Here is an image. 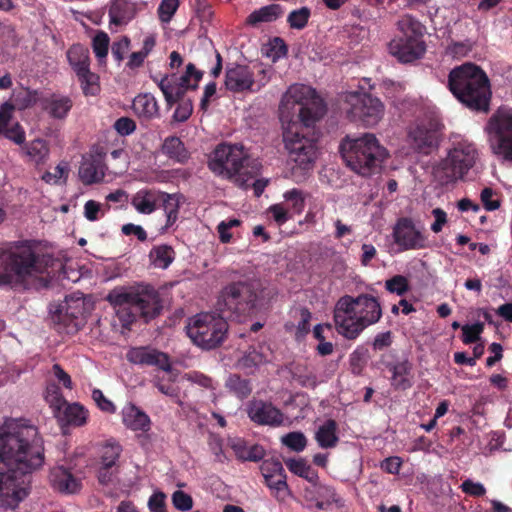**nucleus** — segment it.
I'll use <instances>...</instances> for the list:
<instances>
[{"instance_id": "49530a36", "label": "nucleus", "mask_w": 512, "mask_h": 512, "mask_svg": "<svg viewBox=\"0 0 512 512\" xmlns=\"http://www.w3.org/2000/svg\"><path fill=\"white\" fill-rule=\"evenodd\" d=\"M121 452L122 446L117 441L108 440L101 449V465H104L106 468L114 467Z\"/></svg>"}, {"instance_id": "0e129e2a", "label": "nucleus", "mask_w": 512, "mask_h": 512, "mask_svg": "<svg viewBox=\"0 0 512 512\" xmlns=\"http://www.w3.org/2000/svg\"><path fill=\"white\" fill-rule=\"evenodd\" d=\"M178 105L173 113V119L176 122H185L189 119L193 112V104L191 99L177 102Z\"/></svg>"}, {"instance_id": "ddd939ff", "label": "nucleus", "mask_w": 512, "mask_h": 512, "mask_svg": "<svg viewBox=\"0 0 512 512\" xmlns=\"http://www.w3.org/2000/svg\"><path fill=\"white\" fill-rule=\"evenodd\" d=\"M493 152L512 161V109L500 107L487 124Z\"/></svg>"}, {"instance_id": "a18cd8bd", "label": "nucleus", "mask_w": 512, "mask_h": 512, "mask_svg": "<svg viewBox=\"0 0 512 512\" xmlns=\"http://www.w3.org/2000/svg\"><path fill=\"white\" fill-rule=\"evenodd\" d=\"M159 207L161 206L167 215V223L172 224L176 221L179 211V196L160 191Z\"/></svg>"}, {"instance_id": "13d9d810", "label": "nucleus", "mask_w": 512, "mask_h": 512, "mask_svg": "<svg viewBox=\"0 0 512 512\" xmlns=\"http://www.w3.org/2000/svg\"><path fill=\"white\" fill-rule=\"evenodd\" d=\"M385 288L390 293L402 296L409 290V283L406 277L396 275L386 281Z\"/></svg>"}, {"instance_id": "37998d69", "label": "nucleus", "mask_w": 512, "mask_h": 512, "mask_svg": "<svg viewBox=\"0 0 512 512\" xmlns=\"http://www.w3.org/2000/svg\"><path fill=\"white\" fill-rule=\"evenodd\" d=\"M169 77L187 86L190 90H196L203 77V71L198 70L193 63H188L185 72L181 76L178 77L176 74H172Z\"/></svg>"}, {"instance_id": "f3484780", "label": "nucleus", "mask_w": 512, "mask_h": 512, "mask_svg": "<svg viewBox=\"0 0 512 512\" xmlns=\"http://www.w3.org/2000/svg\"><path fill=\"white\" fill-rule=\"evenodd\" d=\"M247 414L252 422L258 425L279 427L284 423V414L271 402L263 400L251 401L247 407Z\"/></svg>"}, {"instance_id": "680f3d73", "label": "nucleus", "mask_w": 512, "mask_h": 512, "mask_svg": "<svg viewBox=\"0 0 512 512\" xmlns=\"http://www.w3.org/2000/svg\"><path fill=\"white\" fill-rule=\"evenodd\" d=\"M2 135L17 145L24 144L26 139L25 130L19 122H15L9 128L5 129Z\"/></svg>"}, {"instance_id": "79ce46f5", "label": "nucleus", "mask_w": 512, "mask_h": 512, "mask_svg": "<svg viewBox=\"0 0 512 512\" xmlns=\"http://www.w3.org/2000/svg\"><path fill=\"white\" fill-rule=\"evenodd\" d=\"M156 45V38L154 35H148L143 40V46L140 51L133 52L129 60L127 62V67L129 69H136L143 65L145 59L148 57V55L151 53V51L154 49Z\"/></svg>"}, {"instance_id": "39448f33", "label": "nucleus", "mask_w": 512, "mask_h": 512, "mask_svg": "<svg viewBox=\"0 0 512 512\" xmlns=\"http://www.w3.org/2000/svg\"><path fill=\"white\" fill-rule=\"evenodd\" d=\"M382 317L378 299L369 294L357 297L344 295L338 299L333 311L337 332L347 340H355L369 326Z\"/></svg>"}, {"instance_id": "c9c22d12", "label": "nucleus", "mask_w": 512, "mask_h": 512, "mask_svg": "<svg viewBox=\"0 0 512 512\" xmlns=\"http://www.w3.org/2000/svg\"><path fill=\"white\" fill-rule=\"evenodd\" d=\"M67 59L76 75L90 69L89 50L81 44H74L68 49Z\"/></svg>"}, {"instance_id": "1a4fd4ad", "label": "nucleus", "mask_w": 512, "mask_h": 512, "mask_svg": "<svg viewBox=\"0 0 512 512\" xmlns=\"http://www.w3.org/2000/svg\"><path fill=\"white\" fill-rule=\"evenodd\" d=\"M259 299V289L251 281H238L226 285L215 304L216 312L227 319L255 313Z\"/></svg>"}, {"instance_id": "603ef678", "label": "nucleus", "mask_w": 512, "mask_h": 512, "mask_svg": "<svg viewBox=\"0 0 512 512\" xmlns=\"http://www.w3.org/2000/svg\"><path fill=\"white\" fill-rule=\"evenodd\" d=\"M367 362V349L357 347L349 357L351 373L358 376L362 373Z\"/></svg>"}, {"instance_id": "de8ad7c7", "label": "nucleus", "mask_w": 512, "mask_h": 512, "mask_svg": "<svg viewBox=\"0 0 512 512\" xmlns=\"http://www.w3.org/2000/svg\"><path fill=\"white\" fill-rule=\"evenodd\" d=\"M78 81L85 96H96L100 92L99 76L91 70L78 73Z\"/></svg>"}, {"instance_id": "72a5a7b5", "label": "nucleus", "mask_w": 512, "mask_h": 512, "mask_svg": "<svg viewBox=\"0 0 512 512\" xmlns=\"http://www.w3.org/2000/svg\"><path fill=\"white\" fill-rule=\"evenodd\" d=\"M176 252L167 244L155 245L149 251V262L155 268L167 269L175 260Z\"/></svg>"}, {"instance_id": "f704fd0d", "label": "nucleus", "mask_w": 512, "mask_h": 512, "mask_svg": "<svg viewBox=\"0 0 512 512\" xmlns=\"http://www.w3.org/2000/svg\"><path fill=\"white\" fill-rule=\"evenodd\" d=\"M231 448L237 459L241 461L258 462L265 456V450L261 445L247 446L246 442L242 439L233 441Z\"/></svg>"}, {"instance_id": "7c9ffc66", "label": "nucleus", "mask_w": 512, "mask_h": 512, "mask_svg": "<svg viewBox=\"0 0 512 512\" xmlns=\"http://www.w3.org/2000/svg\"><path fill=\"white\" fill-rule=\"evenodd\" d=\"M315 440L323 449L334 448L339 442L338 424L334 419L326 420L315 433Z\"/></svg>"}, {"instance_id": "4be33fe9", "label": "nucleus", "mask_w": 512, "mask_h": 512, "mask_svg": "<svg viewBox=\"0 0 512 512\" xmlns=\"http://www.w3.org/2000/svg\"><path fill=\"white\" fill-rule=\"evenodd\" d=\"M49 479L52 487L62 494H75L82 488L81 479L64 466L54 467L50 471Z\"/></svg>"}, {"instance_id": "a211bd4d", "label": "nucleus", "mask_w": 512, "mask_h": 512, "mask_svg": "<svg viewBox=\"0 0 512 512\" xmlns=\"http://www.w3.org/2000/svg\"><path fill=\"white\" fill-rule=\"evenodd\" d=\"M226 89L233 93L256 92L254 74L249 66L236 64L225 71Z\"/></svg>"}, {"instance_id": "09e8293b", "label": "nucleus", "mask_w": 512, "mask_h": 512, "mask_svg": "<svg viewBox=\"0 0 512 512\" xmlns=\"http://www.w3.org/2000/svg\"><path fill=\"white\" fill-rule=\"evenodd\" d=\"M311 17V9L307 6H302L298 9L292 10L287 16V24L291 29L303 30L308 25Z\"/></svg>"}, {"instance_id": "f8f14e48", "label": "nucleus", "mask_w": 512, "mask_h": 512, "mask_svg": "<svg viewBox=\"0 0 512 512\" xmlns=\"http://www.w3.org/2000/svg\"><path fill=\"white\" fill-rule=\"evenodd\" d=\"M342 110L351 122L373 127L383 118L385 106L379 98L367 92L351 91L343 96Z\"/></svg>"}, {"instance_id": "473e14b6", "label": "nucleus", "mask_w": 512, "mask_h": 512, "mask_svg": "<svg viewBox=\"0 0 512 512\" xmlns=\"http://www.w3.org/2000/svg\"><path fill=\"white\" fill-rule=\"evenodd\" d=\"M284 8L280 4H269L254 10L246 19V24L257 26L259 23L273 22L282 17Z\"/></svg>"}, {"instance_id": "a19ab883", "label": "nucleus", "mask_w": 512, "mask_h": 512, "mask_svg": "<svg viewBox=\"0 0 512 512\" xmlns=\"http://www.w3.org/2000/svg\"><path fill=\"white\" fill-rule=\"evenodd\" d=\"M12 100L15 109L25 110L38 102L39 93L37 90L21 87L13 91Z\"/></svg>"}, {"instance_id": "5701e85b", "label": "nucleus", "mask_w": 512, "mask_h": 512, "mask_svg": "<svg viewBox=\"0 0 512 512\" xmlns=\"http://www.w3.org/2000/svg\"><path fill=\"white\" fill-rule=\"evenodd\" d=\"M81 315L82 307L72 308L67 305L65 311L63 308H60L52 315V321L56 325L58 332L75 334L82 326Z\"/></svg>"}, {"instance_id": "c756f323", "label": "nucleus", "mask_w": 512, "mask_h": 512, "mask_svg": "<svg viewBox=\"0 0 512 512\" xmlns=\"http://www.w3.org/2000/svg\"><path fill=\"white\" fill-rule=\"evenodd\" d=\"M73 107V101L69 96L53 94L45 99L43 109L55 119H64Z\"/></svg>"}, {"instance_id": "58836bf2", "label": "nucleus", "mask_w": 512, "mask_h": 512, "mask_svg": "<svg viewBox=\"0 0 512 512\" xmlns=\"http://www.w3.org/2000/svg\"><path fill=\"white\" fill-rule=\"evenodd\" d=\"M225 387L240 400L246 399L252 393L251 381L238 374H230L225 381Z\"/></svg>"}, {"instance_id": "ea45409f", "label": "nucleus", "mask_w": 512, "mask_h": 512, "mask_svg": "<svg viewBox=\"0 0 512 512\" xmlns=\"http://www.w3.org/2000/svg\"><path fill=\"white\" fill-rule=\"evenodd\" d=\"M285 465L293 474L304 478L310 483H315L318 479L317 472L303 458H288L284 460Z\"/></svg>"}, {"instance_id": "4468645a", "label": "nucleus", "mask_w": 512, "mask_h": 512, "mask_svg": "<svg viewBox=\"0 0 512 512\" xmlns=\"http://www.w3.org/2000/svg\"><path fill=\"white\" fill-rule=\"evenodd\" d=\"M477 156L473 144L460 143L442 160L438 174L443 183L448 184L461 179L475 164Z\"/></svg>"}, {"instance_id": "6e6d98bb", "label": "nucleus", "mask_w": 512, "mask_h": 512, "mask_svg": "<svg viewBox=\"0 0 512 512\" xmlns=\"http://www.w3.org/2000/svg\"><path fill=\"white\" fill-rule=\"evenodd\" d=\"M110 39L105 32L97 33L92 40V47L95 56L101 60L106 58L109 50Z\"/></svg>"}, {"instance_id": "cd10ccee", "label": "nucleus", "mask_w": 512, "mask_h": 512, "mask_svg": "<svg viewBox=\"0 0 512 512\" xmlns=\"http://www.w3.org/2000/svg\"><path fill=\"white\" fill-rule=\"evenodd\" d=\"M157 85L163 93L168 107H172L178 101L186 100L185 94L189 90L187 86L173 80L168 75L160 79Z\"/></svg>"}, {"instance_id": "774afa93", "label": "nucleus", "mask_w": 512, "mask_h": 512, "mask_svg": "<svg viewBox=\"0 0 512 512\" xmlns=\"http://www.w3.org/2000/svg\"><path fill=\"white\" fill-rule=\"evenodd\" d=\"M130 39L127 36H123L121 39L113 42L111 47L112 56L116 61H122L125 54L130 47Z\"/></svg>"}, {"instance_id": "8fccbe9b", "label": "nucleus", "mask_w": 512, "mask_h": 512, "mask_svg": "<svg viewBox=\"0 0 512 512\" xmlns=\"http://www.w3.org/2000/svg\"><path fill=\"white\" fill-rule=\"evenodd\" d=\"M45 400L49 404L53 411V414H57L68 402L62 395L60 387L51 383L48 384L45 391Z\"/></svg>"}, {"instance_id": "4d7b16f0", "label": "nucleus", "mask_w": 512, "mask_h": 512, "mask_svg": "<svg viewBox=\"0 0 512 512\" xmlns=\"http://www.w3.org/2000/svg\"><path fill=\"white\" fill-rule=\"evenodd\" d=\"M484 330L482 322H476L472 325L462 326V341L464 344L476 343L480 339V335Z\"/></svg>"}, {"instance_id": "6e6552de", "label": "nucleus", "mask_w": 512, "mask_h": 512, "mask_svg": "<svg viewBox=\"0 0 512 512\" xmlns=\"http://www.w3.org/2000/svg\"><path fill=\"white\" fill-rule=\"evenodd\" d=\"M339 150L347 167L364 177L379 173L389 156L387 149L372 133L355 138L346 136Z\"/></svg>"}, {"instance_id": "9d476101", "label": "nucleus", "mask_w": 512, "mask_h": 512, "mask_svg": "<svg viewBox=\"0 0 512 512\" xmlns=\"http://www.w3.org/2000/svg\"><path fill=\"white\" fill-rule=\"evenodd\" d=\"M402 36L390 41L388 48L391 55L402 63H410L421 58L426 51L423 40L425 27L413 16L403 15L397 22Z\"/></svg>"}, {"instance_id": "393cba45", "label": "nucleus", "mask_w": 512, "mask_h": 512, "mask_svg": "<svg viewBox=\"0 0 512 512\" xmlns=\"http://www.w3.org/2000/svg\"><path fill=\"white\" fill-rule=\"evenodd\" d=\"M160 190L155 188H144L137 191L132 199L131 205L141 214H151L159 207Z\"/></svg>"}, {"instance_id": "864d4df0", "label": "nucleus", "mask_w": 512, "mask_h": 512, "mask_svg": "<svg viewBox=\"0 0 512 512\" xmlns=\"http://www.w3.org/2000/svg\"><path fill=\"white\" fill-rule=\"evenodd\" d=\"M69 174V166L66 162L59 163L54 172L46 171L41 179L47 184H59L61 180L65 183Z\"/></svg>"}, {"instance_id": "c85d7f7f", "label": "nucleus", "mask_w": 512, "mask_h": 512, "mask_svg": "<svg viewBox=\"0 0 512 512\" xmlns=\"http://www.w3.org/2000/svg\"><path fill=\"white\" fill-rule=\"evenodd\" d=\"M132 109L138 117L146 120L159 117L157 100L150 93L137 95L133 100Z\"/></svg>"}, {"instance_id": "e433bc0d", "label": "nucleus", "mask_w": 512, "mask_h": 512, "mask_svg": "<svg viewBox=\"0 0 512 512\" xmlns=\"http://www.w3.org/2000/svg\"><path fill=\"white\" fill-rule=\"evenodd\" d=\"M161 151L170 159L182 164L185 163L190 156L184 143L177 136L167 137L162 144Z\"/></svg>"}, {"instance_id": "2f4dec72", "label": "nucleus", "mask_w": 512, "mask_h": 512, "mask_svg": "<svg viewBox=\"0 0 512 512\" xmlns=\"http://www.w3.org/2000/svg\"><path fill=\"white\" fill-rule=\"evenodd\" d=\"M288 370L292 380L301 387L314 389L319 384L316 373L305 363H291Z\"/></svg>"}, {"instance_id": "9b49d317", "label": "nucleus", "mask_w": 512, "mask_h": 512, "mask_svg": "<svg viewBox=\"0 0 512 512\" xmlns=\"http://www.w3.org/2000/svg\"><path fill=\"white\" fill-rule=\"evenodd\" d=\"M228 332L227 318L221 313H201L190 320L187 335L192 342L204 350L219 347Z\"/></svg>"}, {"instance_id": "7ed1b4c3", "label": "nucleus", "mask_w": 512, "mask_h": 512, "mask_svg": "<svg viewBox=\"0 0 512 512\" xmlns=\"http://www.w3.org/2000/svg\"><path fill=\"white\" fill-rule=\"evenodd\" d=\"M61 267L59 259L30 245L13 251L0 248V286L26 287L33 278L49 275Z\"/></svg>"}, {"instance_id": "3c124183", "label": "nucleus", "mask_w": 512, "mask_h": 512, "mask_svg": "<svg viewBox=\"0 0 512 512\" xmlns=\"http://www.w3.org/2000/svg\"><path fill=\"white\" fill-rule=\"evenodd\" d=\"M282 444L295 452H301L306 448L307 438L299 431L289 432L281 439Z\"/></svg>"}, {"instance_id": "0eeeda50", "label": "nucleus", "mask_w": 512, "mask_h": 512, "mask_svg": "<svg viewBox=\"0 0 512 512\" xmlns=\"http://www.w3.org/2000/svg\"><path fill=\"white\" fill-rule=\"evenodd\" d=\"M451 93L466 107L488 111L491 89L486 73L476 64L465 63L452 69L448 76Z\"/></svg>"}, {"instance_id": "412c9836", "label": "nucleus", "mask_w": 512, "mask_h": 512, "mask_svg": "<svg viewBox=\"0 0 512 512\" xmlns=\"http://www.w3.org/2000/svg\"><path fill=\"white\" fill-rule=\"evenodd\" d=\"M144 6L145 3L141 0H112L109 8L110 23L116 26L126 25Z\"/></svg>"}, {"instance_id": "423d86ee", "label": "nucleus", "mask_w": 512, "mask_h": 512, "mask_svg": "<svg viewBox=\"0 0 512 512\" xmlns=\"http://www.w3.org/2000/svg\"><path fill=\"white\" fill-rule=\"evenodd\" d=\"M208 167L216 175L233 180L237 186L247 189L250 181L260 174L262 164L242 144L222 143L214 149Z\"/></svg>"}, {"instance_id": "c03bdc74", "label": "nucleus", "mask_w": 512, "mask_h": 512, "mask_svg": "<svg viewBox=\"0 0 512 512\" xmlns=\"http://www.w3.org/2000/svg\"><path fill=\"white\" fill-rule=\"evenodd\" d=\"M24 149L26 150V154L29 158L36 164L45 163L49 154V147L46 141L39 138L26 144Z\"/></svg>"}, {"instance_id": "a878e982", "label": "nucleus", "mask_w": 512, "mask_h": 512, "mask_svg": "<svg viewBox=\"0 0 512 512\" xmlns=\"http://www.w3.org/2000/svg\"><path fill=\"white\" fill-rule=\"evenodd\" d=\"M123 424L133 431L147 432L151 421L149 416L134 404H128L122 409Z\"/></svg>"}, {"instance_id": "052dcab7", "label": "nucleus", "mask_w": 512, "mask_h": 512, "mask_svg": "<svg viewBox=\"0 0 512 512\" xmlns=\"http://www.w3.org/2000/svg\"><path fill=\"white\" fill-rule=\"evenodd\" d=\"M241 224L239 219L233 218L226 221H221L217 226V232L219 234V240L223 244L230 243L232 240V234L229 232L230 229L237 227Z\"/></svg>"}, {"instance_id": "338daca9", "label": "nucleus", "mask_w": 512, "mask_h": 512, "mask_svg": "<svg viewBox=\"0 0 512 512\" xmlns=\"http://www.w3.org/2000/svg\"><path fill=\"white\" fill-rule=\"evenodd\" d=\"M113 127L119 135L128 136L136 130V122L129 117H120L115 121Z\"/></svg>"}, {"instance_id": "aec40b11", "label": "nucleus", "mask_w": 512, "mask_h": 512, "mask_svg": "<svg viewBox=\"0 0 512 512\" xmlns=\"http://www.w3.org/2000/svg\"><path fill=\"white\" fill-rule=\"evenodd\" d=\"M385 366L391 373L390 385L395 391H406L413 386V364L409 359L388 362Z\"/></svg>"}, {"instance_id": "6ab92c4d", "label": "nucleus", "mask_w": 512, "mask_h": 512, "mask_svg": "<svg viewBox=\"0 0 512 512\" xmlns=\"http://www.w3.org/2000/svg\"><path fill=\"white\" fill-rule=\"evenodd\" d=\"M127 360L137 365L156 366L159 369L170 372L172 369L169 356L150 347H134L127 352Z\"/></svg>"}, {"instance_id": "69168bd1", "label": "nucleus", "mask_w": 512, "mask_h": 512, "mask_svg": "<svg viewBox=\"0 0 512 512\" xmlns=\"http://www.w3.org/2000/svg\"><path fill=\"white\" fill-rule=\"evenodd\" d=\"M14 111L15 106L12 102L7 101L0 105V135H2L5 129L9 128Z\"/></svg>"}, {"instance_id": "20e7f679", "label": "nucleus", "mask_w": 512, "mask_h": 512, "mask_svg": "<svg viewBox=\"0 0 512 512\" xmlns=\"http://www.w3.org/2000/svg\"><path fill=\"white\" fill-rule=\"evenodd\" d=\"M106 300L117 307L116 315L126 329H130L138 318L146 322L156 318L163 307L159 292L153 286L144 284L116 287L108 293Z\"/></svg>"}, {"instance_id": "e2e57ef3", "label": "nucleus", "mask_w": 512, "mask_h": 512, "mask_svg": "<svg viewBox=\"0 0 512 512\" xmlns=\"http://www.w3.org/2000/svg\"><path fill=\"white\" fill-rule=\"evenodd\" d=\"M172 503L180 511H189L193 507L192 497L182 490H176L172 494Z\"/></svg>"}, {"instance_id": "bf43d9fd", "label": "nucleus", "mask_w": 512, "mask_h": 512, "mask_svg": "<svg viewBox=\"0 0 512 512\" xmlns=\"http://www.w3.org/2000/svg\"><path fill=\"white\" fill-rule=\"evenodd\" d=\"M473 43L470 40L461 42L453 41L447 47V54L454 58H463L472 51Z\"/></svg>"}, {"instance_id": "bb28decb", "label": "nucleus", "mask_w": 512, "mask_h": 512, "mask_svg": "<svg viewBox=\"0 0 512 512\" xmlns=\"http://www.w3.org/2000/svg\"><path fill=\"white\" fill-rule=\"evenodd\" d=\"M105 164L100 158L84 160L79 168V177L85 185L101 182L105 177Z\"/></svg>"}, {"instance_id": "4c0bfd02", "label": "nucleus", "mask_w": 512, "mask_h": 512, "mask_svg": "<svg viewBox=\"0 0 512 512\" xmlns=\"http://www.w3.org/2000/svg\"><path fill=\"white\" fill-rule=\"evenodd\" d=\"M267 356L256 348H249L238 359L237 367L247 374H253L261 365L267 362Z\"/></svg>"}, {"instance_id": "f257e3e1", "label": "nucleus", "mask_w": 512, "mask_h": 512, "mask_svg": "<svg viewBox=\"0 0 512 512\" xmlns=\"http://www.w3.org/2000/svg\"><path fill=\"white\" fill-rule=\"evenodd\" d=\"M44 462L43 440L34 425L10 419L0 427V505L15 509L27 495L23 485Z\"/></svg>"}, {"instance_id": "dca6fc26", "label": "nucleus", "mask_w": 512, "mask_h": 512, "mask_svg": "<svg viewBox=\"0 0 512 512\" xmlns=\"http://www.w3.org/2000/svg\"><path fill=\"white\" fill-rule=\"evenodd\" d=\"M394 242L402 250H418L427 247V237L415 227L411 218L401 217L393 228Z\"/></svg>"}, {"instance_id": "b1692460", "label": "nucleus", "mask_w": 512, "mask_h": 512, "mask_svg": "<svg viewBox=\"0 0 512 512\" xmlns=\"http://www.w3.org/2000/svg\"><path fill=\"white\" fill-rule=\"evenodd\" d=\"M59 424L64 426L82 427L87 423L88 410L79 403H67L54 415Z\"/></svg>"}, {"instance_id": "5fc2aeb1", "label": "nucleus", "mask_w": 512, "mask_h": 512, "mask_svg": "<svg viewBox=\"0 0 512 512\" xmlns=\"http://www.w3.org/2000/svg\"><path fill=\"white\" fill-rule=\"evenodd\" d=\"M180 5V0H162L158 6L157 14L162 23H169Z\"/></svg>"}, {"instance_id": "2eb2a0df", "label": "nucleus", "mask_w": 512, "mask_h": 512, "mask_svg": "<svg viewBox=\"0 0 512 512\" xmlns=\"http://www.w3.org/2000/svg\"><path fill=\"white\" fill-rule=\"evenodd\" d=\"M440 126V123L435 119L418 121L408 132V141L411 148L424 155H429L437 150L441 137Z\"/></svg>"}, {"instance_id": "f03ea898", "label": "nucleus", "mask_w": 512, "mask_h": 512, "mask_svg": "<svg viewBox=\"0 0 512 512\" xmlns=\"http://www.w3.org/2000/svg\"><path fill=\"white\" fill-rule=\"evenodd\" d=\"M315 91L308 86H291L284 95L281 106V120L284 122L285 110L292 105L298 106V121H289L283 131V142L288 157L295 164V168L303 172L313 169L317 159V141L319 132L315 124L326 113L322 100L314 97Z\"/></svg>"}]
</instances>
